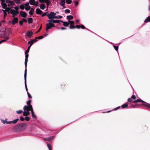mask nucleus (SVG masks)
I'll return each mask as SVG.
<instances>
[{
  "mask_svg": "<svg viewBox=\"0 0 150 150\" xmlns=\"http://www.w3.org/2000/svg\"><path fill=\"white\" fill-rule=\"evenodd\" d=\"M4 18H5V17H6V16H7V13L6 12H5V13H4Z\"/></svg>",
  "mask_w": 150,
  "mask_h": 150,
  "instance_id": "obj_63",
  "label": "nucleus"
},
{
  "mask_svg": "<svg viewBox=\"0 0 150 150\" xmlns=\"http://www.w3.org/2000/svg\"><path fill=\"white\" fill-rule=\"evenodd\" d=\"M7 120V119H6V120H1V121L4 124H5L6 123V121H6Z\"/></svg>",
  "mask_w": 150,
  "mask_h": 150,
  "instance_id": "obj_55",
  "label": "nucleus"
},
{
  "mask_svg": "<svg viewBox=\"0 0 150 150\" xmlns=\"http://www.w3.org/2000/svg\"><path fill=\"white\" fill-rule=\"evenodd\" d=\"M20 8L21 10H23L25 8L24 5L23 4L21 5Z\"/></svg>",
  "mask_w": 150,
  "mask_h": 150,
  "instance_id": "obj_37",
  "label": "nucleus"
},
{
  "mask_svg": "<svg viewBox=\"0 0 150 150\" xmlns=\"http://www.w3.org/2000/svg\"><path fill=\"white\" fill-rule=\"evenodd\" d=\"M30 111L31 112L32 117L34 118H36V116L34 113V112L33 111V109H32Z\"/></svg>",
  "mask_w": 150,
  "mask_h": 150,
  "instance_id": "obj_21",
  "label": "nucleus"
},
{
  "mask_svg": "<svg viewBox=\"0 0 150 150\" xmlns=\"http://www.w3.org/2000/svg\"><path fill=\"white\" fill-rule=\"evenodd\" d=\"M27 94L28 95V96L29 98H32V96H31V95L28 92H27Z\"/></svg>",
  "mask_w": 150,
  "mask_h": 150,
  "instance_id": "obj_60",
  "label": "nucleus"
},
{
  "mask_svg": "<svg viewBox=\"0 0 150 150\" xmlns=\"http://www.w3.org/2000/svg\"><path fill=\"white\" fill-rule=\"evenodd\" d=\"M23 22L22 20L19 21V24L20 25H22L23 24Z\"/></svg>",
  "mask_w": 150,
  "mask_h": 150,
  "instance_id": "obj_61",
  "label": "nucleus"
},
{
  "mask_svg": "<svg viewBox=\"0 0 150 150\" xmlns=\"http://www.w3.org/2000/svg\"><path fill=\"white\" fill-rule=\"evenodd\" d=\"M54 18H55L60 19V18H62V17L61 16L58 15V16H55Z\"/></svg>",
  "mask_w": 150,
  "mask_h": 150,
  "instance_id": "obj_34",
  "label": "nucleus"
},
{
  "mask_svg": "<svg viewBox=\"0 0 150 150\" xmlns=\"http://www.w3.org/2000/svg\"><path fill=\"white\" fill-rule=\"evenodd\" d=\"M10 4V5L11 6H13L15 5V4L13 2V1H10V2L9 3Z\"/></svg>",
  "mask_w": 150,
  "mask_h": 150,
  "instance_id": "obj_51",
  "label": "nucleus"
},
{
  "mask_svg": "<svg viewBox=\"0 0 150 150\" xmlns=\"http://www.w3.org/2000/svg\"><path fill=\"white\" fill-rule=\"evenodd\" d=\"M75 28H76L78 29H79L80 28V25H77L75 26Z\"/></svg>",
  "mask_w": 150,
  "mask_h": 150,
  "instance_id": "obj_62",
  "label": "nucleus"
},
{
  "mask_svg": "<svg viewBox=\"0 0 150 150\" xmlns=\"http://www.w3.org/2000/svg\"><path fill=\"white\" fill-rule=\"evenodd\" d=\"M131 98L132 99L135 100L137 98L136 96L135 95H134L132 96H131Z\"/></svg>",
  "mask_w": 150,
  "mask_h": 150,
  "instance_id": "obj_43",
  "label": "nucleus"
},
{
  "mask_svg": "<svg viewBox=\"0 0 150 150\" xmlns=\"http://www.w3.org/2000/svg\"><path fill=\"white\" fill-rule=\"evenodd\" d=\"M36 13L37 14H41L42 13V11L39 8H37L36 10Z\"/></svg>",
  "mask_w": 150,
  "mask_h": 150,
  "instance_id": "obj_17",
  "label": "nucleus"
},
{
  "mask_svg": "<svg viewBox=\"0 0 150 150\" xmlns=\"http://www.w3.org/2000/svg\"><path fill=\"white\" fill-rule=\"evenodd\" d=\"M19 119L17 118L16 119L13 121H6V123L7 124H10L12 123L15 124L19 120Z\"/></svg>",
  "mask_w": 150,
  "mask_h": 150,
  "instance_id": "obj_10",
  "label": "nucleus"
},
{
  "mask_svg": "<svg viewBox=\"0 0 150 150\" xmlns=\"http://www.w3.org/2000/svg\"><path fill=\"white\" fill-rule=\"evenodd\" d=\"M33 109L32 105L29 106H27L26 105L24 106L23 108V110L24 111L27 110L28 111H30Z\"/></svg>",
  "mask_w": 150,
  "mask_h": 150,
  "instance_id": "obj_6",
  "label": "nucleus"
},
{
  "mask_svg": "<svg viewBox=\"0 0 150 150\" xmlns=\"http://www.w3.org/2000/svg\"><path fill=\"white\" fill-rule=\"evenodd\" d=\"M52 27L50 24V22H49V23L46 24V32H47L48 30L52 28Z\"/></svg>",
  "mask_w": 150,
  "mask_h": 150,
  "instance_id": "obj_12",
  "label": "nucleus"
},
{
  "mask_svg": "<svg viewBox=\"0 0 150 150\" xmlns=\"http://www.w3.org/2000/svg\"><path fill=\"white\" fill-rule=\"evenodd\" d=\"M60 22L63 23V25L64 27H67L69 25V21L68 22H66L61 20Z\"/></svg>",
  "mask_w": 150,
  "mask_h": 150,
  "instance_id": "obj_15",
  "label": "nucleus"
},
{
  "mask_svg": "<svg viewBox=\"0 0 150 150\" xmlns=\"http://www.w3.org/2000/svg\"><path fill=\"white\" fill-rule=\"evenodd\" d=\"M18 18L14 17L11 22L10 21V23H11L12 25H13L18 22Z\"/></svg>",
  "mask_w": 150,
  "mask_h": 150,
  "instance_id": "obj_8",
  "label": "nucleus"
},
{
  "mask_svg": "<svg viewBox=\"0 0 150 150\" xmlns=\"http://www.w3.org/2000/svg\"><path fill=\"white\" fill-rule=\"evenodd\" d=\"M122 108H127L128 107V105L127 103H125L122 105L121 106Z\"/></svg>",
  "mask_w": 150,
  "mask_h": 150,
  "instance_id": "obj_23",
  "label": "nucleus"
},
{
  "mask_svg": "<svg viewBox=\"0 0 150 150\" xmlns=\"http://www.w3.org/2000/svg\"><path fill=\"white\" fill-rule=\"evenodd\" d=\"M65 0H61V1L60 3V5H64L65 4Z\"/></svg>",
  "mask_w": 150,
  "mask_h": 150,
  "instance_id": "obj_27",
  "label": "nucleus"
},
{
  "mask_svg": "<svg viewBox=\"0 0 150 150\" xmlns=\"http://www.w3.org/2000/svg\"><path fill=\"white\" fill-rule=\"evenodd\" d=\"M60 29L61 30H65L66 29V28L64 27H61L60 28Z\"/></svg>",
  "mask_w": 150,
  "mask_h": 150,
  "instance_id": "obj_64",
  "label": "nucleus"
},
{
  "mask_svg": "<svg viewBox=\"0 0 150 150\" xmlns=\"http://www.w3.org/2000/svg\"><path fill=\"white\" fill-rule=\"evenodd\" d=\"M33 22V20L32 18H28V22L29 23H31Z\"/></svg>",
  "mask_w": 150,
  "mask_h": 150,
  "instance_id": "obj_26",
  "label": "nucleus"
},
{
  "mask_svg": "<svg viewBox=\"0 0 150 150\" xmlns=\"http://www.w3.org/2000/svg\"><path fill=\"white\" fill-rule=\"evenodd\" d=\"M150 22V16H148L144 21V22L147 23Z\"/></svg>",
  "mask_w": 150,
  "mask_h": 150,
  "instance_id": "obj_29",
  "label": "nucleus"
},
{
  "mask_svg": "<svg viewBox=\"0 0 150 150\" xmlns=\"http://www.w3.org/2000/svg\"><path fill=\"white\" fill-rule=\"evenodd\" d=\"M72 1L71 0H66V2L68 4H70L71 3Z\"/></svg>",
  "mask_w": 150,
  "mask_h": 150,
  "instance_id": "obj_38",
  "label": "nucleus"
},
{
  "mask_svg": "<svg viewBox=\"0 0 150 150\" xmlns=\"http://www.w3.org/2000/svg\"><path fill=\"white\" fill-rule=\"evenodd\" d=\"M70 12V11L69 9H66L65 11V13H69Z\"/></svg>",
  "mask_w": 150,
  "mask_h": 150,
  "instance_id": "obj_40",
  "label": "nucleus"
},
{
  "mask_svg": "<svg viewBox=\"0 0 150 150\" xmlns=\"http://www.w3.org/2000/svg\"><path fill=\"white\" fill-rule=\"evenodd\" d=\"M30 46H28V48L27 50L26 51L25 53H28L30 49Z\"/></svg>",
  "mask_w": 150,
  "mask_h": 150,
  "instance_id": "obj_39",
  "label": "nucleus"
},
{
  "mask_svg": "<svg viewBox=\"0 0 150 150\" xmlns=\"http://www.w3.org/2000/svg\"><path fill=\"white\" fill-rule=\"evenodd\" d=\"M67 18L69 20H70L73 19V16L72 15H69L67 16Z\"/></svg>",
  "mask_w": 150,
  "mask_h": 150,
  "instance_id": "obj_24",
  "label": "nucleus"
},
{
  "mask_svg": "<svg viewBox=\"0 0 150 150\" xmlns=\"http://www.w3.org/2000/svg\"><path fill=\"white\" fill-rule=\"evenodd\" d=\"M6 35V33H4L1 35H0V37L1 38L4 37L5 38H6V37L5 36Z\"/></svg>",
  "mask_w": 150,
  "mask_h": 150,
  "instance_id": "obj_35",
  "label": "nucleus"
},
{
  "mask_svg": "<svg viewBox=\"0 0 150 150\" xmlns=\"http://www.w3.org/2000/svg\"><path fill=\"white\" fill-rule=\"evenodd\" d=\"M80 28H81L82 29H86V27L83 25L81 24L80 25Z\"/></svg>",
  "mask_w": 150,
  "mask_h": 150,
  "instance_id": "obj_49",
  "label": "nucleus"
},
{
  "mask_svg": "<svg viewBox=\"0 0 150 150\" xmlns=\"http://www.w3.org/2000/svg\"><path fill=\"white\" fill-rule=\"evenodd\" d=\"M141 102L143 103L142 104H136L135 105L132 104L131 105V108H136L139 107L142 105L146 106L150 108V104L145 102L144 101L141 100V99H138L137 100H135L133 102L134 103H138Z\"/></svg>",
  "mask_w": 150,
  "mask_h": 150,
  "instance_id": "obj_1",
  "label": "nucleus"
},
{
  "mask_svg": "<svg viewBox=\"0 0 150 150\" xmlns=\"http://www.w3.org/2000/svg\"><path fill=\"white\" fill-rule=\"evenodd\" d=\"M46 3V4L47 5V8H48V6L49 5V4L50 3V1H49V0H47L46 2H45Z\"/></svg>",
  "mask_w": 150,
  "mask_h": 150,
  "instance_id": "obj_32",
  "label": "nucleus"
},
{
  "mask_svg": "<svg viewBox=\"0 0 150 150\" xmlns=\"http://www.w3.org/2000/svg\"><path fill=\"white\" fill-rule=\"evenodd\" d=\"M9 38L8 37L6 36V38H5V39L3 40H1L0 41V44L2 42H5L7 40H8V39Z\"/></svg>",
  "mask_w": 150,
  "mask_h": 150,
  "instance_id": "obj_25",
  "label": "nucleus"
},
{
  "mask_svg": "<svg viewBox=\"0 0 150 150\" xmlns=\"http://www.w3.org/2000/svg\"><path fill=\"white\" fill-rule=\"evenodd\" d=\"M25 9L27 10H29L31 8L30 6H29V3L28 2H27L25 4Z\"/></svg>",
  "mask_w": 150,
  "mask_h": 150,
  "instance_id": "obj_16",
  "label": "nucleus"
},
{
  "mask_svg": "<svg viewBox=\"0 0 150 150\" xmlns=\"http://www.w3.org/2000/svg\"><path fill=\"white\" fill-rule=\"evenodd\" d=\"M26 77H27V72H26V71L24 72V79H25V88L26 90L28 91V89L26 85Z\"/></svg>",
  "mask_w": 150,
  "mask_h": 150,
  "instance_id": "obj_13",
  "label": "nucleus"
},
{
  "mask_svg": "<svg viewBox=\"0 0 150 150\" xmlns=\"http://www.w3.org/2000/svg\"><path fill=\"white\" fill-rule=\"evenodd\" d=\"M35 2V0H30V4L32 5H34V3Z\"/></svg>",
  "mask_w": 150,
  "mask_h": 150,
  "instance_id": "obj_31",
  "label": "nucleus"
},
{
  "mask_svg": "<svg viewBox=\"0 0 150 150\" xmlns=\"http://www.w3.org/2000/svg\"><path fill=\"white\" fill-rule=\"evenodd\" d=\"M43 38H44L43 36L42 35V36H40L39 37L36 38V39H42Z\"/></svg>",
  "mask_w": 150,
  "mask_h": 150,
  "instance_id": "obj_42",
  "label": "nucleus"
},
{
  "mask_svg": "<svg viewBox=\"0 0 150 150\" xmlns=\"http://www.w3.org/2000/svg\"><path fill=\"white\" fill-rule=\"evenodd\" d=\"M74 22L73 21L69 20V27L70 29L75 28V26L74 24Z\"/></svg>",
  "mask_w": 150,
  "mask_h": 150,
  "instance_id": "obj_5",
  "label": "nucleus"
},
{
  "mask_svg": "<svg viewBox=\"0 0 150 150\" xmlns=\"http://www.w3.org/2000/svg\"><path fill=\"white\" fill-rule=\"evenodd\" d=\"M48 13V12H46V13H43V14H42V17H43L44 16H45V15H47V13Z\"/></svg>",
  "mask_w": 150,
  "mask_h": 150,
  "instance_id": "obj_52",
  "label": "nucleus"
},
{
  "mask_svg": "<svg viewBox=\"0 0 150 150\" xmlns=\"http://www.w3.org/2000/svg\"><path fill=\"white\" fill-rule=\"evenodd\" d=\"M10 13L13 15L12 17H13L16 16L18 13V12L16 11L14 9H12L10 11Z\"/></svg>",
  "mask_w": 150,
  "mask_h": 150,
  "instance_id": "obj_7",
  "label": "nucleus"
},
{
  "mask_svg": "<svg viewBox=\"0 0 150 150\" xmlns=\"http://www.w3.org/2000/svg\"><path fill=\"white\" fill-rule=\"evenodd\" d=\"M25 72L26 71V72H27V62L28 61V53H25Z\"/></svg>",
  "mask_w": 150,
  "mask_h": 150,
  "instance_id": "obj_4",
  "label": "nucleus"
},
{
  "mask_svg": "<svg viewBox=\"0 0 150 150\" xmlns=\"http://www.w3.org/2000/svg\"><path fill=\"white\" fill-rule=\"evenodd\" d=\"M25 120L26 121H28L30 120V118L28 117H26L25 119Z\"/></svg>",
  "mask_w": 150,
  "mask_h": 150,
  "instance_id": "obj_54",
  "label": "nucleus"
},
{
  "mask_svg": "<svg viewBox=\"0 0 150 150\" xmlns=\"http://www.w3.org/2000/svg\"><path fill=\"white\" fill-rule=\"evenodd\" d=\"M47 145L49 150H52V147L51 145L49 144L48 143H47Z\"/></svg>",
  "mask_w": 150,
  "mask_h": 150,
  "instance_id": "obj_36",
  "label": "nucleus"
},
{
  "mask_svg": "<svg viewBox=\"0 0 150 150\" xmlns=\"http://www.w3.org/2000/svg\"><path fill=\"white\" fill-rule=\"evenodd\" d=\"M31 40L34 43L36 42L37 41H38V40H37V39H36V38H35V39H33V40Z\"/></svg>",
  "mask_w": 150,
  "mask_h": 150,
  "instance_id": "obj_56",
  "label": "nucleus"
},
{
  "mask_svg": "<svg viewBox=\"0 0 150 150\" xmlns=\"http://www.w3.org/2000/svg\"><path fill=\"white\" fill-rule=\"evenodd\" d=\"M47 0H39L40 2L41 3H45Z\"/></svg>",
  "mask_w": 150,
  "mask_h": 150,
  "instance_id": "obj_48",
  "label": "nucleus"
},
{
  "mask_svg": "<svg viewBox=\"0 0 150 150\" xmlns=\"http://www.w3.org/2000/svg\"><path fill=\"white\" fill-rule=\"evenodd\" d=\"M34 43L31 40L29 41L28 42V44H30V45L29 46L31 47L33 44Z\"/></svg>",
  "mask_w": 150,
  "mask_h": 150,
  "instance_id": "obj_30",
  "label": "nucleus"
},
{
  "mask_svg": "<svg viewBox=\"0 0 150 150\" xmlns=\"http://www.w3.org/2000/svg\"><path fill=\"white\" fill-rule=\"evenodd\" d=\"M13 8H14V9H15V10H15V11H17V12H19V11H18V10L19 8V7H18V6H16V7H14Z\"/></svg>",
  "mask_w": 150,
  "mask_h": 150,
  "instance_id": "obj_45",
  "label": "nucleus"
},
{
  "mask_svg": "<svg viewBox=\"0 0 150 150\" xmlns=\"http://www.w3.org/2000/svg\"><path fill=\"white\" fill-rule=\"evenodd\" d=\"M42 24H41L40 27L39 29H38V30L36 32V33L37 34V33H39L40 31L42 29Z\"/></svg>",
  "mask_w": 150,
  "mask_h": 150,
  "instance_id": "obj_44",
  "label": "nucleus"
},
{
  "mask_svg": "<svg viewBox=\"0 0 150 150\" xmlns=\"http://www.w3.org/2000/svg\"><path fill=\"white\" fill-rule=\"evenodd\" d=\"M128 102L132 103V98H129L128 99Z\"/></svg>",
  "mask_w": 150,
  "mask_h": 150,
  "instance_id": "obj_47",
  "label": "nucleus"
},
{
  "mask_svg": "<svg viewBox=\"0 0 150 150\" xmlns=\"http://www.w3.org/2000/svg\"><path fill=\"white\" fill-rule=\"evenodd\" d=\"M16 3L17 4H19L20 3V0H14Z\"/></svg>",
  "mask_w": 150,
  "mask_h": 150,
  "instance_id": "obj_53",
  "label": "nucleus"
},
{
  "mask_svg": "<svg viewBox=\"0 0 150 150\" xmlns=\"http://www.w3.org/2000/svg\"><path fill=\"white\" fill-rule=\"evenodd\" d=\"M56 14V13L54 12H51L50 13L48 14L47 16L49 19L52 20V19L55 18L54 17Z\"/></svg>",
  "mask_w": 150,
  "mask_h": 150,
  "instance_id": "obj_3",
  "label": "nucleus"
},
{
  "mask_svg": "<svg viewBox=\"0 0 150 150\" xmlns=\"http://www.w3.org/2000/svg\"><path fill=\"white\" fill-rule=\"evenodd\" d=\"M32 102V100H29L27 102V104L28 105V106H29L30 105H30V103Z\"/></svg>",
  "mask_w": 150,
  "mask_h": 150,
  "instance_id": "obj_33",
  "label": "nucleus"
},
{
  "mask_svg": "<svg viewBox=\"0 0 150 150\" xmlns=\"http://www.w3.org/2000/svg\"><path fill=\"white\" fill-rule=\"evenodd\" d=\"M23 112V111L21 110H19L16 111L17 113L18 114H21Z\"/></svg>",
  "mask_w": 150,
  "mask_h": 150,
  "instance_id": "obj_46",
  "label": "nucleus"
},
{
  "mask_svg": "<svg viewBox=\"0 0 150 150\" xmlns=\"http://www.w3.org/2000/svg\"><path fill=\"white\" fill-rule=\"evenodd\" d=\"M34 12V9H33V8H31L30 11H29V13L30 15H32L33 14Z\"/></svg>",
  "mask_w": 150,
  "mask_h": 150,
  "instance_id": "obj_28",
  "label": "nucleus"
},
{
  "mask_svg": "<svg viewBox=\"0 0 150 150\" xmlns=\"http://www.w3.org/2000/svg\"><path fill=\"white\" fill-rule=\"evenodd\" d=\"M20 120L21 121H23L25 120V119L22 116H21L20 117Z\"/></svg>",
  "mask_w": 150,
  "mask_h": 150,
  "instance_id": "obj_58",
  "label": "nucleus"
},
{
  "mask_svg": "<svg viewBox=\"0 0 150 150\" xmlns=\"http://www.w3.org/2000/svg\"><path fill=\"white\" fill-rule=\"evenodd\" d=\"M1 5L2 6V8L4 9H6L7 8V4L5 3H1Z\"/></svg>",
  "mask_w": 150,
  "mask_h": 150,
  "instance_id": "obj_19",
  "label": "nucleus"
},
{
  "mask_svg": "<svg viewBox=\"0 0 150 150\" xmlns=\"http://www.w3.org/2000/svg\"><path fill=\"white\" fill-rule=\"evenodd\" d=\"M46 7V5L44 4H42L40 5V7L42 10L44 9Z\"/></svg>",
  "mask_w": 150,
  "mask_h": 150,
  "instance_id": "obj_20",
  "label": "nucleus"
},
{
  "mask_svg": "<svg viewBox=\"0 0 150 150\" xmlns=\"http://www.w3.org/2000/svg\"><path fill=\"white\" fill-rule=\"evenodd\" d=\"M30 114V113L29 112L25 111L23 112V115L24 116H28V115H29Z\"/></svg>",
  "mask_w": 150,
  "mask_h": 150,
  "instance_id": "obj_22",
  "label": "nucleus"
},
{
  "mask_svg": "<svg viewBox=\"0 0 150 150\" xmlns=\"http://www.w3.org/2000/svg\"><path fill=\"white\" fill-rule=\"evenodd\" d=\"M114 48L115 50L117 51L118 50V46H114Z\"/></svg>",
  "mask_w": 150,
  "mask_h": 150,
  "instance_id": "obj_59",
  "label": "nucleus"
},
{
  "mask_svg": "<svg viewBox=\"0 0 150 150\" xmlns=\"http://www.w3.org/2000/svg\"><path fill=\"white\" fill-rule=\"evenodd\" d=\"M48 22H52L54 23H59L60 22V21L59 20H54V19H52L48 20Z\"/></svg>",
  "mask_w": 150,
  "mask_h": 150,
  "instance_id": "obj_11",
  "label": "nucleus"
},
{
  "mask_svg": "<svg viewBox=\"0 0 150 150\" xmlns=\"http://www.w3.org/2000/svg\"><path fill=\"white\" fill-rule=\"evenodd\" d=\"M33 34V32L31 30H30L27 32L26 34V35L28 38H30Z\"/></svg>",
  "mask_w": 150,
  "mask_h": 150,
  "instance_id": "obj_9",
  "label": "nucleus"
},
{
  "mask_svg": "<svg viewBox=\"0 0 150 150\" xmlns=\"http://www.w3.org/2000/svg\"><path fill=\"white\" fill-rule=\"evenodd\" d=\"M27 125L25 123H20L14 126L13 129L14 131H23L26 127Z\"/></svg>",
  "mask_w": 150,
  "mask_h": 150,
  "instance_id": "obj_2",
  "label": "nucleus"
},
{
  "mask_svg": "<svg viewBox=\"0 0 150 150\" xmlns=\"http://www.w3.org/2000/svg\"><path fill=\"white\" fill-rule=\"evenodd\" d=\"M6 12H7L8 13H10V11L11 10H10V8H9L8 7L7 8H6Z\"/></svg>",
  "mask_w": 150,
  "mask_h": 150,
  "instance_id": "obj_41",
  "label": "nucleus"
},
{
  "mask_svg": "<svg viewBox=\"0 0 150 150\" xmlns=\"http://www.w3.org/2000/svg\"><path fill=\"white\" fill-rule=\"evenodd\" d=\"M74 3L76 6L78 4V2L77 1H74Z\"/></svg>",
  "mask_w": 150,
  "mask_h": 150,
  "instance_id": "obj_57",
  "label": "nucleus"
},
{
  "mask_svg": "<svg viewBox=\"0 0 150 150\" xmlns=\"http://www.w3.org/2000/svg\"><path fill=\"white\" fill-rule=\"evenodd\" d=\"M54 138V136L50 137L47 138H45L44 140L45 141H50Z\"/></svg>",
  "mask_w": 150,
  "mask_h": 150,
  "instance_id": "obj_18",
  "label": "nucleus"
},
{
  "mask_svg": "<svg viewBox=\"0 0 150 150\" xmlns=\"http://www.w3.org/2000/svg\"><path fill=\"white\" fill-rule=\"evenodd\" d=\"M20 14L21 17L23 18H25L27 16V13L22 11H21L20 12Z\"/></svg>",
  "mask_w": 150,
  "mask_h": 150,
  "instance_id": "obj_14",
  "label": "nucleus"
},
{
  "mask_svg": "<svg viewBox=\"0 0 150 150\" xmlns=\"http://www.w3.org/2000/svg\"><path fill=\"white\" fill-rule=\"evenodd\" d=\"M38 1H35V2L34 3V5H33L37 6H38Z\"/></svg>",
  "mask_w": 150,
  "mask_h": 150,
  "instance_id": "obj_50",
  "label": "nucleus"
}]
</instances>
